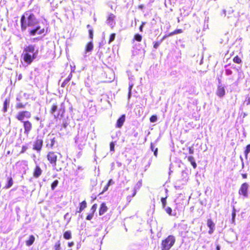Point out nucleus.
I'll list each match as a JSON object with an SVG mask.
<instances>
[{
	"instance_id": "nucleus-15",
	"label": "nucleus",
	"mask_w": 250,
	"mask_h": 250,
	"mask_svg": "<svg viewBox=\"0 0 250 250\" xmlns=\"http://www.w3.org/2000/svg\"><path fill=\"white\" fill-rule=\"evenodd\" d=\"M108 209V208L106 205L105 203H102L101 205V206L99 208V213L100 215H103L104 213H105Z\"/></svg>"
},
{
	"instance_id": "nucleus-60",
	"label": "nucleus",
	"mask_w": 250,
	"mask_h": 250,
	"mask_svg": "<svg viewBox=\"0 0 250 250\" xmlns=\"http://www.w3.org/2000/svg\"><path fill=\"white\" fill-rule=\"evenodd\" d=\"M21 75H20L19 76V80H21Z\"/></svg>"
},
{
	"instance_id": "nucleus-10",
	"label": "nucleus",
	"mask_w": 250,
	"mask_h": 250,
	"mask_svg": "<svg viewBox=\"0 0 250 250\" xmlns=\"http://www.w3.org/2000/svg\"><path fill=\"white\" fill-rule=\"evenodd\" d=\"M42 170L39 165H36L33 171V176L35 178H38L41 176Z\"/></svg>"
},
{
	"instance_id": "nucleus-43",
	"label": "nucleus",
	"mask_w": 250,
	"mask_h": 250,
	"mask_svg": "<svg viewBox=\"0 0 250 250\" xmlns=\"http://www.w3.org/2000/svg\"><path fill=\"white\" fill-rule=\"evenodd\" d=\"M27 149V146H22L21 150L20 152L21 154L23 153Z\"/></svg>"
},
{
	"instance_id": "nucleus-59",
	"label": "nucleus",
	"mask_w": 250,
	"mask_h": 250,
	"mask_svg": "<svg viewBox=\"0 0 250 250\" xmlns=\"http://www.w3.org/2000/svg\"><path fill=\"white\" fill-rule=\"evenodd\" d=\"M173 32H174V35H175V34H178V33H177V32L176 30H175L174 31H173Z\"/></svg>"
},
{
	"instance_id": "nucleus-34",
	"label": "nucleus",
	"mask_w": 250,
	"mask_h": 250,
	"mask_svg": "<svg viewBox=\"0 0 250 250\" xmlns=\"http://www.w3.org/2000/svg\"><path fill=\"white\" fill-rule=\"evenodd\" d=\"M115 36H116L115 33H112L110 35L109 39V41H108L109 43L111 42H113L115 38Z\"/></svg>"
},
{
	"instance_id": "nucleus-19",
	"label": "nucleus",
	"mask_w": 250,
	"mask_h": 250,
	"mask_svg": "<svg viewBox=\"0 0 250 250\" xmlns=\"http://www.w3.org/2000/svg\"><path fill=\"white\" fill-rule=\"evenodd\" d=\"M35 240V237L33 235H30L29 239L25 241V243L26 246H31L34 242Z\"/></svg>"
},
{
	"instance_id": "nucleus-17",
	"label": "nucleus",
	"mask_w": 250,
	"mask_h": 250,
	"mask_svg": "<svg viewBox=\"0 0 250 250\" xmlns=\"http://www.w3.org/2000/svg\"><path fill=\"white\" fill-rule=\"evenodd\" d=\"M14 182L13 178L10 176L7 177V183L5 185L4 188L8 189L11 188L13 185Z\"/></svg>"
},
{
	"instance_id": "nucleus-57",
	"label": "nucleus",
	"mask_w": 250,
	"mask_h": 250,
	"mask_svg": "<svg viewBox=\"0 0 250 250\" xmlns=\"http://www.w3.org/2000/svg\"><path fill=\"white\" fill-rule=\"evenodd\" d=\"M139 8H140V9H143L144 8V5L141 4V5H139Z\"/></svg>"
},
{
	"instance_id": "nucleus-52",
	"label": "nucleus",
	"mask_w": 250,
	"mask_h": 250,
	"mask_svg": "<svg viewBox=\"0 0 250 250\" xmlns=\"http://www.w3.org/2000/svg\"><path fill=\"white\" fill-rule=\"evenodd\" d=\"M188 150H189V153L190 154L193 153V150L192 149H191L190 147H189Z\"/></svg>"
},
{
	"instance_id": "nucleus-21",
	"label": "nucleus",
	"mask_w": 250,
	"mask_h": 250,
	"mask_svg": "<svg viewBox=\"0 0 250 250\" xmlns=\"http://www.w3.org/2000/svg\"><path fill=\"white\" fill-rule=\"evenodd\" d=\"M188 160L191 163L193 168H196L197 167V165L194 157L192 156H189L188 157Z\"/></svg>"
},
{
	"instance_id": "nucleus-35",
	"label": "nucleus",
	"mask_w": 250,
	"mask_h": 250,
	"mask_svg": "<svg viewBox=\"0 0 250 250\" xmlns=\"http://www.w3.org/2000/svg\"><path fill=\"white\" fill-rule=\"evenodd\" d=\"M25 106V104H23L20 103H18L16 105V107L17 109H21V108H24Z\"/></svg>"
},
{
	"instance_id": "nucleus-47",
	"label": "nucleus",
	"mask_w": 250,
	"mask_h": 250,
	"mask_svg": "<svg viewBox=\"0 0 250 250\" xmlns=\"http://www.w3.org/2000/svg\"><path fill=\"white\" fill-rule=\"evenodd\" d=\"M114 183V182L113 181V180H112V179H110V180L108 181V183H107V184L108 185L110 186V185H111V184H113Z\"/></svg>"
},
{
	"instance_id": "nucleus-37",
	"label": "nucleus",
	"mask_w": 250,
	"mask_h": 250,
	"mask_svg": "<svg viewBox=\"0 0 250 250\" xmlns=\"http://www.w3.org/2000/svg\"><path fill=\"white\" fill-rule=\"evenodd\" d=\"M94 216V214L93 213H89V214H88V215L86 216V219L87 220H91L93 217Z\"/></svg>"
},
{
	"instance_id": "nucleus-50",
	"label": "nucleus",
	"mask_w": 250,
	"mask_h": 250,
	"mask_svg": "<svg viewBox=\"0 0 250 250\" xmlns=\"http://www.w3.org/2000/svg\"><path fill=\"white\" fill-rule=\"evenodd\" d=\"M241 175L243 179H246L247 178V174L246 173L242 174Z\"/></svg>"
},
{
	"instance_id": "nucleus-39",
	"label": "nucleus",
	"mask_w": 250,
	"mask_h": 250,
	"mask_svg": "<svg viewBox=\"0 0 250 250\" xmlns=\"http://www.w3.org/2000/svg\"><path fill=\"white\" fill-rule=\"evenodd\" d=\"M109 186L106 184L103 190L99 193V194H102L104 193L105 191H107Z\"/></svg>"
},
{
	"instance_id": "nucleus-51",
	"label": "nucleus",
	"mask_w": 250,
	"mask_h": 250,
	"mask_svg": "<svg viewBox=\"0 0 250 250\" xmlns=\"http://www.w3.org/2000/svg\"><path fill=\"white\" fill-rule=\"evenodd\" d=\"M178 34H180L183 32V30L181 29H176Z\"/></svg>"
},
{
	"instance_id": "nucleus-22",
	"label": "nucleus",
	"mask_w": 250,
	"mask_h": 250,
	"mask_svg": "<svg viewBox=\"0 0 250 250\" xmlns=\"http://www.w3.org/2000/svg\"><path fill=\"white\" fill-rule=\"evenodd\" d=\"M63 238L66 240L70 239L72 238L71 232L70 230L65 231L63 234Z\"/></svg>"
},
{
	"instance_id": "nucleus-64",
	"label": "nucleus",
	"mask_w": 250,
	"mask_h": 250,
	"mask_svg": "<svg viewBox=\"0 0 250 250\" xmlns=\"http://www.w3.org/2000/svg\"><path fill=\"white\" fill-rule=\"evenodd\" d=\"M53 101H54V100H53V99H51V100H50V102H53Z\"/></svg>"
},
{
	"instance_id": "nucleus-28",
	"label": "nucleus",
	"mask_w": 250,
	"mask_h": 250,
	"mask_svg": "<svg viewBox=\"0 0 250 250\" xmlns=\"http://www.w3.org/2000/svg\"><path fill=\"white\" fill-rule=\"evenodd\" d=\"M58 184H59V181L58 180H55V181H54L51 185V189L52 190H54V189L56 188V187L58 186Z\"/></svg>"
},
{
	"instance_id": "nucleus-54",
	"label": "nucleus",
	"mask_w": 250,
	"mask_h": 250,
	"mask_svg": "<svg viewBox=\"0 0 250 250\" xmlns=\"http://www.w3.org/2000/svg\"><path fill=\"white\" fill-rule=\"evenodd\" d=\"M232 218L234 219L235 216V211L234 210L232 213Z\"/></svg>"
},
{
	"instance_id": "nucleus-29",
	"label": "nucleus",
	"mask_w": 250,
	"mask_h": 250,
	"mask_svg": "<svg viewBox=\"0 0 250 250\" xmlns=\"http://www.w3.org/2000/svg\"><path fill=\"white\" fill-rule=\"evenodd\" d=\"M89 37L91 40L93 39V29L92 28L89 29L88 30Z\"/></svg>"
},
{
	"instance_id": "nucleus-31",
	"label": "nucleus",
	"mask_w": 250,
	"mask_h": 250,
	"mask_svg": "<svg viewBox=\"0 0 250 250\" xmlns=\"http://www.w3.org/2000/svg\"><path fill=\"white\" fill-rule=\"evenodd\" d=\"M37 34L38 35H42V34H45V29L44 28H41V26H40V29L37 31Z\"/></svg>"
},
{
	"instance_id": "nucleus-62",
	"label": "nucleus",
	"mask_w": 250,
	"mask_h": 250,
	"mask_svg": "<svg viewBox=\"0 0 250 250\" xmlns=\"http://www.w3.org/2000/svg\"><path fill=\"white\" fill-rule=\"evenodd\" d=\"M135 194H136V190L134 191V192L133 194V196H134Z\"/></svg>"
},
{
	"instance_id": "nucleus-11",
	"label": "nucleus",
	"mask_w": 250,
	"mask_h": 250,
	"mask_svg": "<svg viewBox=\"0 0 250 250\" xmlns=\"http://www.w3.org/2000/svg\"><path fill=\"white\" fill-rule=\"evenodd\" d=\"M46 143V147L49 149H53L56 143V138L54 137L49 140H47Z\"/></svg>"
},
{
	"instance_id": "nucleus-23",
	"label": "nucleus",
	"mask_w": 250,
	"mask_h": 250,
	"mask_svg": "<svg viewBox=\"0 0 250 250\" xmlns=\"http://www.w3.org/2000/svg\"><path fill=\"white\" fill-rule=\"evenodd\" d=\"M72 77V74L70 73L67 78L63 81V82L61 84L62 87H64L67 83L71 80Z\"/></svg>"
},
{
	"instance_id": "nucleus-7",
	"label": "nucleus",
	"mask_w": 250,
	"mask_h": 250,
	"mask_svg": "<svg viewBox=\"0 0 250 250\" xmlns=\"http://www.w3.org/2000/svg\"><path fill=\"white\" fill-rule=\"evenodd\" d=\"M43 140L41 138H36L33 143V149L38 152H40L42 150L43 146Z\"/></svg>"
},
{
	"instance_id": "nucleus-8",
	"label": "nucleus",
	"mask_w": 250,
	"mask_h": 250,
	"mask_svg": "<svg viewBox=\"0 0 250 250\" xmlns=\"http://www.w3.org/2000/svg\"><path fill=\"white\" fill-rule=\"evenodd\" d=\"M249 184L247 183H243L238 190V193L240 195H243L244 197H248V188Z\"/></svg>"
},
{
	"instance_id": "nucleus-45",
	"label": "nucleus",
	"mask_w": 250,
	"mask_h": 250,
	"mask_svg": "<svg viewBox=\"0 0 250 250\" xmlns=\"http://www.w3.org/2000/svg\"><path fill=\"white\" fill-rule=\"evenodd\" d=\"M74 244V242L73 241H71V242H69L68 243V246L69 247H71L72 246H73Z\"/></svg>"
},
{
	"instance_id": "nucleus-33",
	"label": "nucleus",
	"mask_w": 250,
	"mask_h": 250,
	"mask_svg": "<svg viewBox=\"0 0 250 250\" xmlns=\"http://www.w3.org/2000/svg\"><path fill=\"white\" fill-rule=\"evenodd\" d=\"M167 198V197H163L161 198V200L162 204V207L163 208H165L167 204L166 199Z\"/></svg>"
},
{
	"instance_id": "nucleus-40",
	"label": "nucleus",
	"mask_w": 250,
	"mask_h": 250,
	"mask_svg": "<svg viewBox=\"0 0 250 250\" xmlns=\"http://www.w3.org/2000/svg\"><path fill=\"white\" fill-rule=\"evenodd\" d=\"M165 210L166 211V212L169 215H171V212H172V209L170 207H167L166 209H165Z\"/></svg>"
},
{
	"instance_id": "nucleus-2",
	"label": "nucleus",
	"mask_w": 250,
	"mask_h": 250,
	"mask_svg": "<svg viewBox=\"0 0 250 250\" xmlns=\"http://www.w3.org/2000/svg\"><path fill=\"white\" fill-rule=\"evenodd\" d=\"M38 21L34 14L30 11H26L21 19V30L23 31L27 27L34 26Z\"/></svg>"
},
{
	"instance_id": "nucleus-63",
	"label": "nucleus",
	"mask_w": 250,
	"mask_h": 250,
	"mask_svg": "<svg viewBox=\"0 0 250 250\" xmlns=\"http://www.w3.org/2000/svg\"><path fill=\"white\" fill-rule=\"evenodd\" d=\"M36 119L37 120H39V118H38V117H36Z\"/></svg>"
},
{
	"instance_id": "nucleus-38",
	"label": "nucleus",
	"mask_w": 250,
	"mask_h": 250,
	"mask_svg": "<svg viewBox=\"0 0 250 250\" xmlns=\"http://www.w3.org/2000/svg\"><path fill=\"white\" fill-rule=\"evenodd\" d=\"M162 42L160 41V42H155L153 43V47L155 48V49H157L158 46L160 45L161 42Z\"/></svg>"
},
{
	"instance_id": "nucleus-26",
	"label": "nucleus",
	"mask_w": 250,
	"mask_h": 250,
	"mask_svg": "<svg viewBox=\"0 0 250 250\" xmlns=\"http://www.w3.org/2000/svg\"><path fill=\"white\" fill-rule=\"evenodd\" d=\"M54 250H61V242L60 241H57L54 245Z\"/></svg>"
},
{
	"instance_id": "nucleus-3",
	"label": "nucleus",
	"mask_w": 250,
	"mask_h": 250,
	"mask_svg": "<svg viewBox=\"0 0 250 250\" xmlns=\"http://www.w3.org/2000/svg\"><path fill=\"white\" fill-rule=\"evenodd\" d=\"M65 112V107L64 104L62 103L59 104L56 100L53 102L49 109V113L53 116L56 121L61 120L64 117Z\"/></svg>"
},
{
	"instance_id": "nucleus-20",
	"label": "nucleus",
	"mask_w": 250,
	"mask_h": 250,
	"mask_svg": "<svg viewBox=\"0 0 250 250\" xmlns=\"http://www.w3.org/2000/svg\"><path fill=\"white\" fill-rule=\"evenodd\" d=\"M10 100L9 99H6L3 102V106L2 111L3 112H6L8 110V107L9 104Z\"/></svg>"
},
{
	"instance_id": "nucleus-44",
	"label": "nucleus",
	"mask_w": 250,
	"mask_h": 250,
	"mask_svg": "<svg viewBox=\"0 0 250 250\" xmlns=\"http://www.w3.org/2000/svg\"><path fill=\"white\" fill-rule=\"evenodd\" d=\"M245 102L246 103L247 105L250 104V98L249 97L247 99H246Z\"/></svg>"
},
{
	"instance_id": "nucleus-12",
	"label": "nucleus",
	"mask_w": 250,
	"mask_h": 250,
	"mask_svg": "<svg viewBox=\"0 0 250 250\" xmlns=\"http://www.w3.org/2000/svg\"><path fill=\"white\" fill-rule=\"evenodd\" d=\"M125 120V114L122 115L117 121L116 127L121 128L124 125Z\"/></svg>"
},
{
	"instance_id": "nucleus-13",
	"label": "nucleus",
	"mask_w": 250,
	"mask_h": 250,
	"mask_svg": "<svg viewBox=\"0 0 250 250\" xmlns=\"http://www.w3.org/2000/svg\"><path fill=\"white\" fill-rule=\"evenodd\" d=\"M207 226L209 228L208 233L210 234H212L214 230L215 224L211 219H208L207 220Z\"/></svg>"
},
{
	"instance_id": "nucleus-5",
	"label": "nucleus",
	"mask_w": 250,
	"mask_h": 250,
	"mask_svg": "<svg viewBox=\"0 0 250 250\" xmlns=\"http://www.w3.org/2000/svg\"><path fill=\"white\" fill-rule=\"evenodd\" d=\"M176 241L173 235H169L163 239L161 244V250H170L173 246Z\"/></svg>"
},
{
	"instance_id": "nucleus-6",
	"label": "nucleus",
	"mask_w": 250,
	"mask_h": 250,
	"mask_svg": "<svg viewBox=\"0 0 250 250\" xmlns=\"http://www.w3.org/2000/svg\"><path fill=\"white\" fill-rule=\"evenodd\" d=\"M31 117V112L27 110L19 112L16 116V119L22 123L25 121V119H30Z\"/></svg>"
},
{
	"instance_id": "nucleus-53",
	"label": "nucleus",
	"mask_w": 250,
	"mask_h": 250,
	"mask_svg": "<svg viewBox=\"0 0 250 250\" xmlns=\"http://www.w3.org/2000/svg\"><path fill=\"white\" fill-rule=\"evenodd\" d=\"M143 26L142 25H141L139 27V30L141 32L143 31Z\"/></svg>"
},
{
	"instance_id": "nucleus-1",
	"label": "nucleus",
	"mask_w": 250,
	"mask_h": 250,
	"mask_svg": "<svg viewBox=\"0 0 250 250\" xmlns=\"http://www.w3.org/2000/svg\"><path fill=\"white\" fill-rule=\"evenodd\" d=\"M62 155L59 152L54 151H49L46 155V158L49 164L57 171H61L62 167L64 166V162L60 161V158H62Z\"/></svg>"
},
{
	"instance_id": "nucleus-27",
	"label": "nucleus",
	"mask_w": 250,
	"mask_h": 250,
	"mask_svg": "<svg viewBox=\"0 0 250 250\" xmlns=\"http://www.w3.org/2000/svg\"><path fill=\"white\" fill-rule=\"evenodd\" d=\"M134 40L138 42H141L142 40V37L141 35L139 34H136L134 36Z\"/></svg>"
},
{
	"instance_id": "nucleus-24",
	"label": "nucleus",
	"mask_w": 250,
	"mask_h": 250,
	"mask_svg": "<svg viewBox=\"0 0 250 250\" xmlns=\"http://www.w3.org/2000/svg\"><path fill=\"white\" fill-rule=\"evenodd\" d=\"M40 29V26H37L35 28L32 29L29 31L30 36H35L37 34V31Z\"/></svg>"
},
{
	"instance_id": "nucleus-14",
	"label": "nucleus",
	"mask_w": 250,
	"mask_h": 250,
	"mask_svg": "<svg viewBox=\"0 0 250 250\" xmlns=\"http://www.w3.org/2000/svg\"><path fill=\"white\" fill-rule=\"evenodd\" d=\"M216 94L219 97H223L225 95V88L221 85L218 86Z\"/></svg>"
},
{
	"instance_id": "nucleus-30",
	"label": "nucleus",
	"mask_w": 250,
	"mask_h": 250,
	"mask_svg": "<svg viewBox=\"0 0 250 250\" xmlns=\"http://www.w3.org/2000/svg\"><path fill=\"white\" fill-rule=\"evenodd\" d=\"M97 208V204H94V205H93V206L91 207V209H90V210H91L90 213L94 214V213L96 211Z\"/></svg>"
},
{
	"instance_id": "nucleus-36",
	"label": "nucleus",
	"mask_w": 250,
	"mask_h": 250,
	"mask_svg": "<svg viewBox=\"0 0 250 250\" xmlns=\"http://www.w3.org/2000/svg\"><path fill=\"white\" fill-rule=\"evenodd\" d=\"M234 62H241V60L240 57H239L238 56H236L234 57L233 59Z\"/></svg>"
},
{
	"instance_id": "nucleus-25",
	"label": "nucleus",
	"mask_w": 250,
	"mask_h": 250,
	"mask_svg": "<svg viewBox=\"0 0 250 250\" xmlns=\"http://www.w3.org/2000/svg\"><path fill=\"white\" fill-rule=\"evenodd\" d=\"M250 152V144L247 145L244 151L245 156L246 159H247L248 154Z\"/></svg>"
},
{
	"instance_id": "nucleus-42",
	"label": "nucleus",
	"mask_w": 250,
	"mask_h": 250,
	"mask_svg": "<svg viewBox=\"0 0 250 250\" xmlns=\"http://www.w3.org/2000/svg\"><path fill=\"white\" fill-rule=\"evenodd\" d=\"M115 18V16L113 14H110L108 17V20L109 21H113Z\"/></svg>"
},
{
	"instance_id": "nucleus-58",
	"label": "nucleus",
	"mask_w": 250,
	"mask_h": 250,
	"mask_svg": "<svg viewBox=\"0 0 250 250\" xmlns=\"http://www.w3.org/2000/svg\"><path fill=\"white\" fill-rule=\"evenodd\" d=\"M86 27H87V28H89V29H90V28H92V27H91V26H90V25H89V24H87V25H86Z\"/></svg>"
},
{
	"instance_id": "nucleus-32",
	"label": "nucleus",
	"mask_w": 250,
	"mask_h": 250,
	"mask_svg": "<svg viewBox=\"0 0 250 250\" xmlns=\"http://www.w3.org/2000/svg\"><path fill=\"white\" fill-rule=\"evenodd\" d=\"M150 122L151 123H154L157 120V117L156 115H153L149 118Z\"/></svg>"
},
{
	"instance_id": "nucleus-49",
	"label": "nucleus",
	"mask_w": 250,
	"mask_h": 250,
	"mask_svg": "<svg viewBox=\"0 0 250 250\" xmlns=\"http://www.w3.org/2000/svg\"><path fill=\"white\" fill-rule=\"evenodd\" d=\"M150 148L152 151H154L155 150L154 145L152 143L150 144Z\"/></svg>"
},
{
	"instance_id": "nucleus-46",
	"label": "nucleus",
	"mask_w": 250,
	"mask_h": 250,
	"mask_svg": "<svg viewBox=\"0 0 250 250\" xmlns=\"http://www.w3.org/2000/svg\"><path fill=\"white\" fill-rule=\"evenodd\" d=\"M169 37L168 34H167V35H164L163 38H162V39L161 40V41L162 42L164 39H166L167 38Z\"/></svg>"
},
{
	"instance_id": "nucleus-61",
	"label": "nucleus",
	"mask_w": 250,
	"mask_h": 250,
	"mask_svg": "<svg viewBox=\"0 0 250 250\" xmlns=\"http://www.w3.org/2000/svg\"><path fill=\"white\" fill-rule=\"evenodd\" d=\"M145 23H146V22H143L141 23V25H143V26L144 27V25L145 24Z\"/></svg>"
},
{
	"instance_id": "nucleus-55",
	"label": "nucleus",
	"mask_w": 250,
	"mask_h": 250,
	"mask_svg": "<svg viewBox=\"0 0 250 250\" xmlns=\"http://www.w3.org/2000/svg\"><path fill=\"white\" fill-rule=\"evenodd\" d=\"M168 35H169V36H171L174 35V32H173V31H172V32H170V33H168Z\"/></svg>"
},
{
	"instance_id": "nucleus-41",
	"label": "nucleus",
	"mask_w": 250,
	"mask_h": 250,
	"mask_svg": "<svg viewBox=\"0 0 250 250\" xmlns=\"http://www.w3.org/2000/svg\"><path fill=\"white\" fill-rule=\"evenodd\" d=\"M109 146H110V150L111 151H114V146H115L114 143L113 142H110Z\"/></svg>"
},
{
	"instance_id": "nucleus-48",
	"label": "nucleus",
	"mask_w": 250,
	"mask_h": 250,
	"mask_svg": "<svg viewBox=\"0 0 250 250\" xmlns=\"http://www.w3.org/2000/svg\"><path fill=\"white\" fill-rule=\"evenodd\" d=\"M154 151V155L157 157V154H158V148H155V150L153 151Z\"/></svg>"
},
{
	"instance_id": "nucleus-56",
	"label": "nucleus",
	"mask_w": 250,
	"mask_h": 250,
	"mask_svg": "<svg viewBox=\"0 0 250 250\" xmlns=\"http://www.w3.org/2000/svg\"><path fill=\"white\" fill-rule=\"evenodd\" d=\"M216 250H220V247L219 245H217L216 247Z\"/></svg>"
},
{
	"instance_id": "nucleus-16",
	"label": "nucleus",
	"mask_w": 250,
	"mask_h": 250,
	"mask_svg": "<svg viewBox=\"0 0 250 250\" xmlns=\"http://www.w3.org/2000/svg\"><path fill=\"white\" fill-rule=\"evenodd\" d=\"M93 49V43L92 40L87 42L85 46V51L88 52L91 51Z\"/></svg>"
},
{
	"instance_id": "nucleus-4",
	"label": "nucleus",
	"mask_w": 250,
	"mask_h": 250,
	"mask_svg": "<svg viewBox=\"0 0 250 250\" xmlns=\"http://www.w3.org/2000/svg\"><path fill=\"white\" fill-rule=\"evenodd\" d=\"M38 51L36 50L33 45H29L24 48L22 56L26 62H32L37 58Z\"/></svg>"
},
{
	"instance_id": "nucleus-18",
	"label": "nucleus",
	"mask_w": 250,
	"mask_h": 250,
	"mask_svg": "<svg viewBox=\"0 0 250 250\" xmlns=\"http://www.w3.org/2000/svg\"><path fill=\"white\" fill-rule=\"evenodd\" d=\"M87 207V203L85 200L81 202L79 204V210L77 211V213L81 212L84 209H85Z\"/></svg>"
},
{
	"instance_id": "nucleus-9",
	"label": "nucleus",
	"mask_w": 250,
	"mask_h": 250,
	"mask_svg": "<svg viewBox=\"0 0 250 250\" xmlns=\"http://www.w3.org/2000/svg\"><path fill=\"white\" fill-rule=\"evenodd\" d=\"M24 128V133L28 135L32 129V124L29 121H25L22 122Z\"/></svg>"
}]
</instances>
